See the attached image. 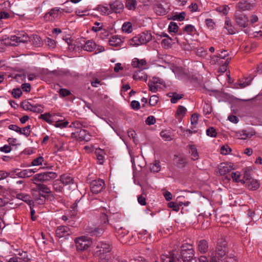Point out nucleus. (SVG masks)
Wrapping results in <instances>:
<instances>
[{"instance_id":"nucleus-1","label":"nucleus","mask_w":262,"mask_h":262,"mask_svg":"<svg viewBox=\"0 0 262 262\" xmlns=\"http://www.w3.org/2000/svg\"><path fill=\"white\" fill-rule=\"evenodd\" d=\"M229 249L225 238L221 237L217 239L215 251L210 252L209 256L210 262H237L234 255H228Z\"/></svg>"},{"instance_id":"nucleus-2","label":"nucleus","mask_w":262,"mask_h":262,"mask_svg":"<svg viewBox=\"0 0 262 262\" xmlns=\"http://www.w3.org/2000/svg\"><path fill=\"white\" fill-rule=\"evenodd\" d=\"M112 245L106 241L99 243V262H119L118 257L112 253Z\"/></svg>"},{"instance_id":"nucleus-3","label":"nucleus","mask_w":262,"mask_h":262,"mask_svg":"<svg viewBox=\"0 0 262 262\" xmlns=\"http://www.w3.org/2000/svg\"><path fill=\"white\" fill-rule=\"evenodd\" d=\"M173 252L176 254L177 257L181 260V262L189 261L192 259L194 256V251L193 246L187 243L183 244L181 247V255L182 258H180L178 251L174 250L170 252Z\"/></svg>"},{"instance_id":"nucleus-4","label":"nucleus","mask_w":262,"mask_h":262,"mask_svg":"<svg viewBox=\"0 0 262 262\" xmlns=\"http://www.w3.org/2000/svg\"><path fill=\"white\" fill-rule=\"evenodd\" d=\"M151 38L152 36L150 33L144 32L129 40V43L131 46H139L148 42Z\"/></svg>"},{"instance_id":"nucleus-5","label":"nucleus","mask_w":262,"mask_h":262,"mask_svg":"<svg viewBox=\"0 0 262 262\" xmlns=\"http://www.w3.org/2000/svg\"><path fill=\"white\" fill-rule=\"evenodd\" d=\"M64 10L59 7H54L47 12L43 16L45 21L53 22L61 17Z\"/></svg>"},{"instance_id":"nucleus-6","label":"nucleus","mask_w":262,"mask_h":262,"mask_svg":"<svg viewBox=\"0 0 262 262\" xmlns=\"http://www.w3.org/2000/svg\"><path fill=\"white\" fill-rule=\"evenodd\" d=\"M57 177V174L54 172L49 171L39 173H37L33 176V181L36 183L47 182L55 179Z\"/></svg>"},{"instance_id":"nucleus-7","label":"nucleus","mask_w":262,"mask_h":262,"mask_svg":"<svg viewBox=\"0 0 262 262\" xmlns=\"http://www.w3.org/2000/svg\"><path fill=\"white\" fill-rule=\"evenodd\" d=\"M75 243L78 251H82L88 249L91 242L86 236H82L75 238Z\"/></svg>"},{"instance_id":"nucleus-8","label":"nucleus","mask_w":262,"mask_h":262,"mask_svg":"<svg viewBox=\"0 0 262 262\" xmlns=\"http://www.w3.org/2000/svg\"><path fill=\"white\" fill-rule=\"evenodd\" d=\"M255 0H242L237 4V8L241 11L251 9L254 7Z\"/></svg>"},{"instance_id":"nucleus-9","label":"nucleus","mask_w":262,"mask_h":262,"mask_svg":"<svg viewBox=\"0 0 262 262\" xmlns=\"http://www.w3.org/2000/svg\"><path fill=\"white\" fill-rule=\"evenodd\" d=\"M235 21L239 27L245 28L248 27L249 19L246 15L243 14H236Z\"/></svg>"},{"instance_id":"nucleus-10","label":"nucleus","mask_w":262,"mask_h":262,"mask_svg":"<svg viewBox=\"0 0 262 262\" xmlns=\"http://www.w3.org/2000/svg\"><path fill=\"white\" fill-rule=\"evenodd\" d=\"M90 189L91 193L89 194L90 199L91 203L93 204L94 200H97L98 193V185L96 180L92 181L90 184Z\"/></svg>"},{"instance_id":"nucleus-11","label":"nucleus","mask_w":262,"mask_h":262,"mask_svg":"<svg viewBox=\"0 0 262 262\" xmlns=\"http://www.w3.org/2000/svg\"><path fill=\"white\" fill-rule=\"evenodd\" d=\"M77 140L88 141L90 140V135L87 130L80 129L79 131L73 134Z\"/></svg>"},{"instance_id":"nucleus-12","label":"nucleus","mask_w":262,"mask_h":262,"mask_svg":"<svg viewBox=\"0 0 262 262\" xmlns=\"http://www.w3.org/2000/svg\"><path fill=\"white\" fill-rule=\"evenodd\" d=\"M110 7L111 13H121L124 9V5L122 2L119 0H116L112 3H110Z\"/></svg>"},{"instance_id":"nucleus-13","label":"nucleus","mask_w":262,"mask_h":262,"mask_svg":"<svg viewBox=\"0 0 262 262\" xmlns=\"http://www.w3.org/2000/svg\"><path fill=\"white\" fill-rule=\"evenodd\" d=\"M71 233L72 231L70 229L66 226H59L56 230V235L59 238L68 236Z\"/></svg>"},{"instance_id":"nucleus-14","label":"nucleus","mask_w":262,"mask_h":262,"mask_svg":"<svg viewBox=\"0 0 262 262\" xmlns=\"http://www.w3.org/2000/svg\"><path fill=\"white\" fill-rule=\"evenodd\" d=\"M169 10V6L167 4L163 5L158 3L155 7V11L157 14L159 15H164Z\"/></svg>"},{"instance_id":"nucleus-15","label":"nucleus","mask_w":262,"mask_h":262,"mask_svg":"<svg viewBox=\"0 0 262 262\" xmlns=\"http://www.w3.org/2000/svg\"><path fill=\"white\" fill-rule=\"evenodd\" d=\"M33 183L36 185V189H34L33 190L35 192L38 193L42 192L46 194H49L51 192L50 189L47 186L35 182H33Z\"/></svg>"},{"instance_id":"nucleus-16","label":"nucleus","mask_w":262,"mask_h":262,"mask_svg":"<svg viewBox=\"0 0 262 262\" xmlns=\"http://www.w3.org/2000/svg\"><path fill=\"white\" fill-rule=\"evenodd\" d=\"M228 56V53L226 50H223L221 51V54L216 56H213L211 57V62L212 63H221V60L225 59L226 57Z\"/></svg>"},{"instance_id":"nucleus-17","label":"nucleus","mask_w":262,"mask_h":262,"mask_svg":"<svg viewBox=\"0 0 262 262\" xmlns=\"http://www.w3.org/2000/svg\"><path fill=\"white\" fill-rule=\"evenodd\" d=\"M15 196L17 199L21 200L27 203L30 207L33 203V202L31 200V196L29 194L21 192L17 193L15 194Z\"/></svg>"},{"instance_id":"nucleus-18","label":"nucleus","mask_w":262,"mask_h":262,"mask_svg":"<svg viewBox=\"0 0 262 262\" xmlns=\"http://www.w3.org/2000/svg\"><path fill=\"white\" fill-rule=\"evenodd\" d=\"M233 169L231 164L226 163H221L219 166V171L221 175H225Z\"/></svg>"},{"instance_id":"nucleus-19","label":"nucleus","mask_w":262,"mask_h":262,"mask_svg":"<svg viewBox=\"0 0 262 262\" xmlns=\"http://www.w3.org/2000/svg\"><path fill=\"white\" fill-rule=\"evenodd\" d=\"M147 64L146 61L145 59H139L137 58H134L132 62V65L134 68H138L140 70L144 69V67Z\"/></svg>"},{"instance_id":"nucleus-20","label":"nucleus","mask_w":262,"mask_h":262,"mask_svg":"<svg viewBox=\"0 0 262 262\" xmlns=\"http://www.w3.org/2000/svg\"><path fill=\"white\" fill-rule=\"evenodd\" d=\"M101 214H102L100 217L101 227H99V234L101 232L103 233L106 229H107L108 226V220L107 216L104 212H101Z\"/></svg>"},{"instance_id":"nucleus-21","label":"nucleus","mask_w":262,"mask_h":262,"mask_svg":"<svg viewBox=\"0 0 262 262\" xmlns=\"http://www.w3.org/2000/svg\"><path fill=\"white\" fill-rule=\"evenodd\" d=\"M123 42V38L114 35L109 39V44L111 46L121 47Z\"/></svg>"},{"instance_id":"nucleus-22","label":"nucleus","mask_w":262,"mask_h":262,"mask_svg":"<svg viewBox=\"0 0 262 262\" xmlns=\"http://www.w3.org/2000/svg\"><path fill=\"white\" fill-rule=\"evenodd\" d=\"M244 184L251 190H257L259 187L258 181L254 179H250L248 181H245Z\"/></svg>"},{"instance_id":"nucleus-23","label":"nucleus","mask_w":262,"mask_h":262,"mask_svg":"<svg viewBox=\"0 0 262 262\" xmlns=\"http://www.w3.org/2000/svg\"><path fill=\"white\" fill-rule=\"evenodd\" d=\"M255 134L254 132H246L245 130L239 131L236 133V137L239 139L246 140L251 138Z\"/></svg>"},{"instance_id":"nucleus-24","label":"nucleus","mask_w":262,"mask_h":262,"mask_svg":"<svg viewBox=\"0 0 262 262\" xmlns=\"http://www.w3.org/2000/svg\"><path fill=\"white\" fill-rule=\"evenodd\" d=\"M198 249L201 253H205L208 250V242L205 239H201L198 242Z\"/></svg>"},{"instance_id":"nucleus-25","label":"nucleus","mask_w":262,"mask_h":262,"mask_svg":"<svg viewBox=\"0 0 262 262\" xmlns=\"http://www.w3.org/2000/svg\"><path fill=\"white\" fill-rule=\"evenodd\" d=\"M26 186V184L24 181L19 180L16 182L15 185L14 186V188L12 190V193H19L18 191L23 190Z\"/></svg>"},{"instance_id":"nucleus-26","label":"nucleus","mask_w":262,"mask_h":262,"mask_svg":"<svg viewBox=\"0 0 262 262\" xmlns=\"http://www.w3.org/2000/svg\"><path fill=\"white\" fill-rule=\"evenodd\" d=\"M61 183L64 185H69L74 183V179L68 174H62L60 177L59 180Z\"/></svg>"},{"instance_id":"nucleus-27","label":"nucleus","mask_w":262,"mask_h":262,"mask_svg":"<svg viewBox=\"0 0 262 262\" xmlns=\"http://www.w3.org/2000/svg\"><path fill=\"white\" fill-rule=\"evenodd\" d=\"M96 47V44L93 40H89L85 42V44L83 46L84 50L88 52H92L95 50Z\"/></svg>"},{"instance_id":"nucleus-28","label":"nucleus","mask_w":262,"mask_h":262,"mask_svg":"<svg viewBox=\"0 0 262 262\" xmlns=\"http://www.w3.org/2000/svg\"><path fill=\"white\" fill-rule=\"evenodd\" d=\"M230 177L232 178L233 181L235 183L241 182L242 184H245L244 180L241 179L242 176L240 172L235 171L232 172L231 174Z\"/></svg>"},{"instance_id":"nucleus-29","label":"nucleus","mask_w":262,"mask_h":262,"mask_svg":"<svg viewBox=\"0 0 262 262\" xmlns=\"http://www.w3.org/2000/svg\"><path fill=\"white\" fill-rule=\"evenodd\" d=\"M32 195L36 203L41 205L45 203L46 200L45 195L41 194V193H35V192L33 193Z\"/></svg>"},{"instance_id":"nucleus-30","label":"nucleus","mask_w":262,"mask_h":262,"mask_svg":"<svg viewBox=\"0 0 262 262\" xmlns=\"http://www.w3.org/2000/svg\"><path fill=\"white\" fill-rule=\"evenodd\" d=\"M173 41L175 42L176 41L177 43H180L179 39L176 37L174 39H172L171 37H168V38L164 39L162 40V46L165 48H168L170 47L171 42Z\"/></svg>"},{"instance_id":"nucleus-31","label":"nucleus","mask_w":262,"mask_h":262,"mask_svg":"<svg viewBox=\"0 0 262 262\" xmlns=\"http://www.w3.org/2000/svg\"><path fill=\"white\" fill-rule=\"evenodd\" d=\"M147 75L146 74L142 72V70H139L136 72L133 75V78L135 80H145L147 79Z\"/></svg>"},{"instance_id":"nucleus-32","label":"nucleus","mask_w":262,"mask_h":262,"mask_svg":"<svg viewBox=\"0 0 262 262\" xmlns=\"http://www.w3.org/2000/svg\"><path fill=\"white\" fill-rule=\"evenodd\" d=\"M184 31L188 35H193L196 34V30L192 25H187L183 29Z\"/></svg>"},{"instance_id":"nucleus-33","label":"nucleus","mask_w":262,"mask_h":262,"mask_svg":"<svg viewBox=\"0 0 262 262\" xmlns=\"http://www.w3.org/2000/svg\"><path fill=\"white\" fill-rule=\"evenodd\" d=\"M224 28H226L230 34H234L236 33L234 27L232 25L229 19H226L225 23Z\"/></svg>"},{"instance_id":"nucleus-34","label":"nucleus","mask_w":262,"mask_h":262,"mask_svg":"<svg viewBox=\"0 0 262 262\" xmlns=\"http://www.w3.org/2000/svg\"><path fill=\"white\" fill-rule=\"evenodd\" d=\"M189 147V153L191 154L192 160L195 161L199 158V154L197 149L194 145H190Z\"/></svg>"},{"instance_id":"nucleus-35","label":"nucleus","mask_w":262,"mask_h":262,"mask_svg":"<svg viewBox=\"0 0 262 262\" xmlns=\"http://www.w3.org/2000/svg\"><path fill=\"white\" fill-rule=\"evenodd\" d=\"M137 5L136 0H126L125 7L128 10H135Z\"/></svg>"},{"instance_id":"nucleus-36","label":"nucleus","mask_w":262,"mask_h":262,"mask_svg":"<svg viewBox=\"0 0 262 262\" xmlns=\"http://www.w3.org/2000/svg\"><path fill=\"white\" fill-rule=\"evenodd\" d=\"M61 182L59 180H56L54 181L53 184V187L54 190L57 192H61L63 189V187L61 185Z\"/></svg>"},{"instance_id":"nucleus-37","label":"nucleus","mask_w":262,"mask_h":262,"mask_svg":"<svg viewBox=\"0 0 262 262\" xmlns=\"http://www.w3.org/2000/svg\"><path fill=\"white\" fill-rule=\"evenodd\" d=\"M69 123V121L65 119L62 120H59L57 121H55L53 124V125L56 127L63 128L67 127Z\"/></svg>"},{"instance_id":"nucleus-38","label":"nucleus","mask_w":262,"mask_h":262,"mask_svg":"<svg viewBox=\"0 0 262 262\" xmlns=\"http://www.w3.org/2000/svg\"><path fill=\"white\" fill-rule=\"evenodd\" d=\"M39 119H42L49 124H52L53 121L52 120V115L49 113L41 114L39 116Z\"/></svg>"},{"instance_id":"nucleus-39","label":"nucleus","mask_w":262,"mask_h":262,"mask_svg":"<svg viewBox=\"0 0 262 262\" xmlns=\"http://www.w3.org/2000/svg\"><path fill=\"white\" fill-rule=\"evenodd\" d=\"M110 35V31L102 27H99V37L101 39H104Z\"/></svg>"},{"instance_id":"nucleus-40","label":"nucleus","mask_w":262,"mask_h":262,"mask_svg":"<svg viewBox=\"0 0 262 262\" xmlns=\"http://www.w3.org/2000/svg\"><path fill=\"white\" fill-rule=\"evenodd\" d=\"M85 124L78 120L73 122L69 126L71 128H76L77 129H81L82 127H85Z\"/></svg>"},{"instance_id":"nucleus-41","label":"nucleus","mask_w":262,"mask_h":262,"mask_svg":"<svg viewBox=\"0 0 262 262\" xmlns=\"http://www.w3.org/2000/svg\"><path fill=\"white\" fill-rule=\"evenodd\" d=\"M122 30L125 33H131L133 30L132 24L130 22H125L122 25Z\"/></svg>"},{"instance_id":"nucleus-42","label":"nucleus","mask_w":262,"mask_h":262,"mask_svg":"<svg viewBox=\"0 0 262 262\" xmlns=\"http://www.w3.org/2000/svg\"><path fill=\"white\" fill-rule=\"evenodd\" d=\"M43 161L44 158L42 156H39L32 160L31 165L34 166L41 165Z\"/></svg>"},{"instance_id":"nucleus-43","label":"nucleus","mask_w":262,"mask_h":262,"mask_svg":"<svg viewBox=\"0 0 262 262\" xmlns=\"http://www.w3.org/2000/svg\"><path fill=\"white\" fill-rule=\"evenodd\" d=\"M186 13L182 12L179 13H176L172 16V19L174 20L182 21L185 19Z\"/></svg>"},{"instance_id":"nucleus-44","label":"nucleus","mask_w":262,"mask_h":262,"mask_svg":"<svg viewBox=\"0 0 262 262\" xmlns=\"http://www.w3.org/2000/svg\"><path fill=\"white\" fill-rule=\"evenodd\" d=\"M160 163L159 161H156L150 166V170L153 172H157L160 170Z\"/></svg>"},{"instance_id":"nucleus-45","label":"nucleus","mask_w":262,"mask_h":262,"mask_svg":"<svg viewBox=\"0 0 262 262\" xmlns=\"http://www.w3.org/2000/svg\"><path fill=\"white\" fill-rule=\"evenodd\" d=\"M19 37V42H26L29 40L28 35L25 32H21L18 34Z\"/></svg>"},{"instance_id":"nucleus-46","label":"nucleus","mask_w":262,"mask_h":262,"mask_svg":"<svg viewBox=\"0 0 262 262\" xmlns=\"http://www.w3.org/2000/svg\"><path fill=\"white\" fill-rule=\"evenodd\" d=\"M212 107L211 105L205 102L203 106V112L205 115H209L212 112Z\"/></svg>"},{"instance_id":"nucleus-47","label":"nucleus","mask_w":262,"mask_h":262,"mask_svg":"<svg viewBox=\"0 0 262 262\" xmlns=\"http://www.w3.org/2000/svg\"><path fill=\"white\" fill-rule=\"evenodd\" d=\"M182 203H180V205L173 202H170L168 203V207L172 208L173 211H178L180 210V206H181Z\"/></svg>"},{"instance_id":"nucleus-48","label":"nucleus","mask_w":262,"mask_h":262,"mask_svg":"<svg viewBox=\"0 0 262 262\" xmlns=\"http://www.w3.org/2000/svg\"><path fill=\"white\" fill-rule=\"evenodd\" d=\"M206 134L211 137H215L217 135V132L214 127H210L206 130Z\"/></svg>"},{"instance_id":"nucleus-49","label":"nucleus","mask_w":262,"mask_h":262,"mask_svg":"<svg viewBox=\"0 0 262 262\" xmlns=\"http://www.w3.org/2000/svg\"><path fill=\"white\" fill-rule=\"evenodd\" d=\"M179 27L176 23L170 22L168 26V30L169 32L176 33L178 31Z\"/></svg>"},{"instance_id":"nucleus-50","label":"nucleus","mask_w":262,"mask_h":262,"mask_svg":"<svg viewBox=\"0 0 262 262\" xmlns=\"http://www.w3.org/2000/svg\"><path fill=\"white\" fill-rule=\"evenodd\" d=\"M99 12L103 15L108 14L111 13L110 7L108 8L106 6H100L99 5Z\"/></svg>"},{"instance_id":"nucleus-51","label":"nucleus","mask_w":262,"mask_h":262,"mask_svg":"<svg viewBox=\"0 0 262 262\" xmlns=\"http://www.w3.org/2000/svg\"><path fill=\"white\" fill-rule=\"evenodd\" d=\"M232 151L228 145H224L221 148V154L224 155H226L230 153Z\"/></svg>"},{"instance_id":"nucleus-52","label":"nucleus","mask_w":262,"mask_h":262,"mask_svg":"<svg viewBox=\"0 0 262 262\" xmlns=\"http://www.w3.org/2000/svg\"><path fill=\"white\" fill-rule=\"evenodd\" d=\"M12 95L15 98H18L22 95V92L19 88L14 89L12 91Z\"/></svg>"},{"instance_id":"nucleus-53","label":"nucleus","mask_w":262,"mask_h":262,"mask_svg":"<svg viewBox=\"0 0 262 262\" xmlns=\"http://www.w3.org/2000/svg\"><path fill=\"white\" fill-rule=\"evenodd\" d=\"M186 108L185 107L180 105L177 108L176 114L177 115L184 116L186 114Z\"/></svg>"},{"instance_id":"nucleus-54","label":"nucleus","mask_w":262,"mask_h":262,"mask_svg":"<svg viewBox=\"0 0 262 262\" xmlns=\"http://www.w3.org/2000/svg\"><path fill=\"white\" fill-rule=\"evenodd\" d=\"M46 44L50 48H54L56 46V42L54 40L47 38L45 40Z\"/></svg>"},{"instance_id":"nucleus-55","label":"nucleus","mask_w":262,"mask_h":262,"mask_svg":"<svg viewBox=\"0 0 262 262\" xmlns=\"http://www.w3.org/2000/svg\"><path fill=\"white\" fill-rule=\"evenodd\" d=\"M159 101V98L156 95H152L150 97L149 103L151 106L156 105Z\"/></svg>"},{"instance_id":"nucleus-56","label":"nucleus","mask_w":262,"mask_h":262,"mask_svg":"<svg viewBox=\"0 0 262 262\" xmlns=\"http://www.w3.org/2000/svg\"><path fill=\"white\" fill-rule=\"evenodd\" d=\"M183 96V94H174L172 96V98H171V102L172 103H176L178 102L179 100L181 99Z\"/></svg>"},{"instance_id":"nucleus-57","label":"nucleus","mask_w":262,"mask_h":262,"mask_svg":"<svg viewBox=\"0 0 262 262\" xmlns=\"http://www.w3.org/2000/svg\"><path fill=\"white\" fill-rule=\"evenodd\" d=\"M19 170V169H15L13 171H12L11 172H12V173L13 174L14 173H16V175L18 178H25L26 176H25L24 170L18 171Z\"/></svg>"},{"instance_id":"nucleus-58","label":"nucleus","mask_w":262,"mask_h":262,"mask_svg":"<svg viewBox=\"0 0 262 262\" xmlns=\"http://www.w3.org/2000/svg\"><path fill=\"white\" fill-rule=\"evenodd\" d=\"M9 176L10 177L13 178L12 172L8 173L3 170L0 171V180L5 179Z\"/></svg>"},{"instance_id":"nucleus-59","label":"nucleus","mask_w":262,"mask_h":262,"mask_svg":"<svg viewBox=\"0 0 262 262\" xmlns=\"http://www.w3.org/2000/svg\"><path fill=\"white\" fill-rule=\"evenodd\" d=\"M156 121L155 118L152 116H148L145 120L146 124L148 125L154 124Z\"/></svg>"},{"instance_id":"nucleus-60","label":"nucleus","mask_w":262,"mask_h":262,"mask_svg":"<svg viewBox=\"0 0 262 262\" xmlns=\"http://www.w3.org/2000/svg\"><path fill=\"white\" fill-rule=\"evenodd\" d=\"M8 128L9 129L14 130L17 133H21V128L15 124H11L9 125Z\"/></svg>"},{"instance_id":"nucleus-61","label":"nucleus","mask_w":262,"mask_h":262,"mask_svg":"<svg viewBox=\"0 0 262 262\" xmlns=\"http://www.w3.org/2000/svg\"><path fill=\"white\" fill-rule=\"evenodd\" d=\"M10 17L8 10H3L0 12V19H7Z\"/></svg>"},{"instance_id":"nucleus-62","label":"nucleus","mask_w":262,"mask_h":262,"mask_svg":"<svg viewBox=\"0 0 262 262\" xmlns=\"http://www.w3.org/2000/svg\"><path fill=\"white\" fill-rule=\"evenodd\" d=\"M21 106L25 110H29L30 111L32 105L29 102L25 101L22 103Z\"/></svg>"},{"instance_id":"nucleus-63","label":"nucleus","mask_w":262,"mask_h":262,"mask_svg":"<svg viewBox=\"0 0 262 262\" xmlns=\"http://www.w3.org/2000/svg\"><path fill=\"white\" fill-rule=\"evenodd\" d=\"M59 93L60 95H61L62 97L69 96L71 94L70 91L66 89H61L59 90Z\"/></svg>"},{"instance_id":"nucleus-64","label":"nucleus","mask_w":262,"mask_h":262,"mask_svg":"<svg viewBox=\"0 0 262 262\" xmlns=\"http://www.w3.org/2000/svg\"><path fill=\"white\" fill-rule=\"evenodd\" d=\"M198 115L196 114H192L191 117V122L192 125H196L198 123Z\"/></svg>"}]
</instances>
